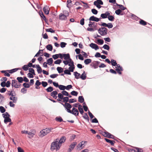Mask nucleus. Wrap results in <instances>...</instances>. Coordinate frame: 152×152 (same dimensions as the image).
Here are the masks:
<instances>
[{
  "instance_id": "49530a36",
  "label": "nucleus",
  "mask_w": 152,
  "mask_h": 152,
  "mask_svg": "<svg viewBox=\"0 0 152 152\" xmlns=\"http://www.w3.org/2000/svg\"><path fill=\"white\" fill-rule=\"evenodd\" d=\"M29 71L34 75H35L34 70L32 68H29L28 69Z\"/></svg>"
},
{
  "instance_id": "c85d7f7f",
  "label": "nucleus",
  "mask_w": 152,
  "mask_h": 152,
  "mask_svg": "<svg viewBox=\"0 0 152 152\" xmlns=\"http://www.w3.org/2000/svg\"><path fill=\"white\" fill-rule=\"evenodd\" d=\"M78 101L80 103H83L84 102V100L83 97L82 96H79L78 98Z\"/></svg>"
},
{
  "instance_id": "6ab92c4d",
  "label": "nucleus",
  "mask_w": 152,
  "mask_h": 152,
  "mask_svg": "<svg viewBox=\"0 0 152 152\" xmlns=\"http://www.w3.org/2000/svg\"><path fill=\"white\" fill-rule=\"evenodd\" d=\"M36 68L37 69V72L38 74L41 73L42 72V69L39 64L36 65Z\"/></svg>"
},
{
  "instance_id": "338daca9",
  "label": "nucleus",
  "mask_w": 152,
  "mask_h": 152,
  "mask_svg": "<svg viewBox=\"0 0 152 152\" xmlns=\"http://www.w3.org/2000/svg\"><path fill=\"white\" fill-rule=\"evenodd\" d=\"M22 69L24 71H26L28 70V66L27 65H24L22 67Z\"/></svg>"
},
{
  "instance_id": "774afa93",
  "label": "nucleus",
  "mask_w": 152,
  "mask_h": 152,
  "mask_svg": "<svg viewBox=\"0 0 152 152\" xmlns=\"http://www.w3.org/2000/svg\"><path fill=\"white\" fill-rule=\"evenodd\" d=\"M58 75L57 74H53L50 75V77L53 78L56 77Z\"/></svg>"
},
{
  "instance_id": "f03ea898",
  "label": "nucleus",
  "mask_w": 152,
  "mask_h": 152,
  "mask_svg": "<svg viewBox=\"0 0 152 152\" xmlns=\"http://www.w3.org/2000/svg\"><path fill=\"white\" fill-rule=\"evenodd\" d=\"M52 129H53L52 128H46L45 129L42 130L40 132L39 136L41 137H42L45 136L47 134L49 133Z\"/></svg>"
},
{
  "instance_id": "f257e3e1",
  "label": "nucleus",
  "mask_w": 152,
  "mask_h": 152,
  "mask_svg": "<svg viewBox=\"0 0 152 152\" xmlns=\"http://www.w3.org/2000/svg\"><path fill=\"white\" fill-rule=\"evenodd\" d=\"M58 140H56L54 142L52 143L51 147V150L53 151L54 150H57L59 149L61 145L58 143Z\"/></svg>"
},
{
  "instance_id": "5701e85b",
  "label": "nucleus",
  "mask_w": 152,
  "mask_h": 152,
  "mask_svg": "<svg viewBox=\"0 0 152 152\" xmlns=\"http://www.w3.org/2000/svg\"><path fill=\"white\" fill-rule=\"evenodd\" d=\"M46 48L48 50L51 51L53 49V46L51 44H49L46 46Z\"/></svg>"
},
{
  "instance_id": "e433bc0d",
  "label": "nucleus",
  "mask_w": 152,
  "mask_h": 152,
  "mask_svg": "<svg viewBox=\"0 0 152 152\" xmlns=\"http://www.w3.org/2000/svg\"><path fill=\"white\" fill-rule=\"evenodd\" d=\"M96 2V4L100 5H103V3L101 0H96V1H94V2Z\"/></svg>"
},
{
  "instance_id": "7c9ffc66",
  "label": "nucleus",
  "mask_w": 152,
  "mask_h": 152,
  "mask_svg": "<svg viewBox=\"0 0 152 152\" xmlns=\"http://www.w3.org/2000/svg\"><path fill=\"white\" fill-rule=\"evenodd\" d=\"M8 92L9 93L8 94L9 96H16V94L15 92L13 93L12 91H9Z\"/></svg>"
},
{
  "instance_id": "aec40b11",
  "label": "nucleus",
  "mask_w": 152,
  "mask_h": 152,
  "mask_svg": "<svg viewBox=\"0 0 152 152\" xmlns=\"http://www.w3.org/2000/svg\"><path fill=\"white\" fill-rule=\"evenodd\" d=\"M78 109L79 112L81 114H83L84 113L82 106L81 104H79L78 105Z\"/></svg>"
},
{
  "instance_id": "13d9d810",
  "label": "nucleus",
  "mask_w": 152,
  "mask_h": 152,
  "mask_svg": "<svg viewBox=\"0 0 152 152\" xmlns=\"http://www.w3.org/2000/svg\"><path fill=\"white\" fill-rule=\"evenodd\" d=\"M63 101L64 102H69V97H65L63 98Z\"/></svg>"
},
{
  "instance_id": "a878e982",
  "label": "nucleus",
  "mask_w": 152,
  "mask_h": 152,
  "mask_svg": "<svg viewBox=\"0 0 152 152\" xmlns=\"http://www.w3.org/2000/svg\"><path fill=\"white\" fill-rule=\"evenodd\" d=\"M77 144V143L76 142H73L69 146V148H70L73 150L74 148Z\"/></svg>"
},
{
  "instance_id": "a18cd8bd",
  "label": "nucleus",
  "mask_w": 152,
  "mask_h": 152,
  "mask_svg": "<svg viewBox=\"0 0 152 152\" xmlns=\"http://www.w3.org/2000/svg\"><path fill=\"white\" fill-rule=\"evenodd\" d=\"M70 72L71 71L69 70L66 69L64 71V74L71 75V73Z\"/></svg>"
},
{
  "instance_id": "f8f14e48",
  "label": "nucleus",
  "mask_w": 152,
  "mask_h": 152,
  "mask_svg": "<svg viewBox=\"0 0 152 152\" xmlns=\"http://www.w3.org/2000/svg\"><path fill=\"white\" fill-rule=\"evenodd\" d=\"M90 46L92 48L96 50L99 49V46L96 44L92 43L90 44Z\"/></svg>"
},
{
  "instance_id": "4c0bfd02",
  "label": "nucleus",
  "mask_w": 152,
  "mask_h": 152,
  "mask_svg": "<svg viewBox=\"0 0 152 152\" xmlns=\"http://www.w3.org/2000/svg\"><path fill=\"white\" fill-rule=\"evenodd\" d=\"M107 18L109 20L111 21H113L115 19L114 17L112 15L109 16H108Z\"/></svg>"
},
{
  "instance_id": "4be33fe9",
  "label": "nucleus",
  "mask_w": 152,
  "mask_h": 152,
  "mask_svg": "<svg viewBox=\"0 0 152 152\" xmlns=\"http://www.w3.org/2000/svg\"><path fill=\"white\" fill-rule=\"evenodd\" d=\"M63 56L64 59L65 60H67L70 57V55L69 53H67L66 54H64Z\"/></svg>"
},
{
  "instance_id": "79ce46f5",
  "label": "nucleus",
  "mask_w": 152,
  "mask_h": 152,
  "mask_svg": "<svg viewBox=\"0 0 152 152\" xmlns=\"http://www.w3.org/2000/svg\"><path fill=\"white\" fill-rule=\"evenodd\" d=\"M53 89L52 87L50 86L46 89V90L48 92H51L53 90Z\"/></svg>"
},
{
  "instance_id": "473e14b6",
  "label": "nucleus",
  "mask_w": 152,
  "mask_h": 152,
  "mask_svg": "<svg viewBox=\"0 0 152 152\" xmlns=\"http://www.w3.org/2000/svg\"><path fill=\"white\" fill-rule=\"evenodd\" d=\"M47 63L49 65H51L52 64L53 61L52 58L48 59L47 61Z\"/></svg>"
},
{
  "instance_id": "680f3d73",
  "label": "nucleus",
  "mask_w": 152,
  "mask_h": 152,
  "mask_svg": "<svg viewBox=\"0 0 152 152\" xmlns=\"http://www.w3.org/2000/svg\"><path fill=\"white\" fill-rule=\"evenodd\" d=\"M101 17L102 18L104 19L107 18V17L105 13H102L101 15Z\"/></svg>"
},
{
  "instance_id": "603ef678",
  "label": "nucleus",
  "mask_w": 152,
  "mask_h": 152,
  "mask_svg": "<svg viewBox=\"0 0 152 152\" xmlns=\"http://www.w3.org/2000/svg\"><path fill=\"white\" fill-rule=\"evenodd\" d=\"M61 92L62 94L66 96H69L68 93L65 91L64 90L62 91Z\"/></svg>"
},
{
  "instance_id": "39448f33",
  "label": "nucleus",
  "mask_w": 152,
  "mask_h": 152,
  "mask_svg": "<svg viewBox=\"0 0 152 152\" xmlns=\"http://www.w3.org/2000/svg\"><path fill=\"white\" fill-rule=\"evenodd\" d=\"M103 135L105 137L110 138L114 139L115 136L107 131L103 133Z\"/></svg>"
},
{
  "instance_id": "7ed1b4c3",
  "label": "nucleus",
  "mask_w": 152,
  "mask_h": 152,
  "mask_svg": "<svg viewBox=\"0 0 152 152\" xmlns=\"http://www.w3.org/2000/svg\"><path fill=\"white\" fill-rule=\"evenodd\" d=\"M99 33L102 36L105 35L107 34V29L105 27H102L98 29Z\"/></svg>"
},
{
  "instance_id": "864d4df0",
  "label": "nucleus",
  "mask_w": 152,
  "mask_h": 152,
  "mask_svg": "<svg viewBox=\"0 0 152 152\" xmlns=\"http://www.w3.org/2000/svg\"><path fill=\"white\" fill-rule=\"evenodd\" d=\"M71 94L72 95L74 96H77L78 94L77 92L74 91H72Z\"/></svg>"
},
{
  "instance_id": "0eeeda50",
  "label": "nucleus",
  "mask_w": 152,
  "mask_h": 152,
  "mask_svg": "<svg viewBox=\"0 0 152 152\" xmlns=\"http://www.w3.org/2000/svg\"><path fill=\"white\" fill-rule=\"evenodd\" d=\"M66 15L63 14L61 13L59 15V18L61 20H66V17L69 15V13L67 11L66 12Z\"/></svg>"
},
{
  "instance_id": "f3484780",
  "label": "nucleus",
  "mask_w": 152,
  "mask_h": 152,
  "mask_svg": "<svg viewBox=\"0 0 152 152\" xmlns=\"http://www.w3.org/2000/svg\"><path fill=\"white\" fill-rule=\"evenodd\" d=\"M132 152H142V150L140 148H136L134 149L131 150Z\"/></svg>"
},
{
  "instance_id": "4d7b16f0",
  "label": "nucleus",
  "mask_w": 152,
  "mask_h": 152,
  "mask_svg": "<svg viewBox=\"0 0 152 152\" xmlns=\"http://www.w3.org/2000/svg\"><path fill=\"white\" fill-rule=\"evenodd\" d=\"M19 82L22 83L23 81V78L21 77H18L17 78Z\"/></svg>"
},
{
  "instance_id": "e2e57ef3",
  "label": "nucleus",
  "mask_w": 152,
  "mask_h": 152,
  "mask_svg": "<svg viewBox=\"0 0 152 152\" xmlns=\"http://www.w3.org/2000/svg\"><path fill=\"white\" fill-rule=\"evenodd\" d=\"M61 62V60L60 59H57L54 62L56 64H60Z\"/></svg>"
},
{
  "instance_id": "c9c22d12",
  "label": "nucleus",
  "mask_w": 152,
  "mask_h": 152,
  "mask_svg": "<svg viewBox=\"0 0 152 152\" xmlns=\"http://www.w3.org/2000/svg\"><path fill=\"white\" fill-rule=\"evenodd\" d=\"M122 12V11L120 9H118L117 10H116L115 11V13L117 15H122L123 14H121V12Z\"/></svg>"
},
{
  "instance_id": "3c124183",
  "label": "nucleus",
  "mask_w": 152,
  "mask_h": 152,
  "mask_svg": "<svg viewBox=\"0 0 152 152\" xmlns=\"http://www.w3.org/2000/svg\"><path fill=\"white\" fill-rule=\"evenodd\" d=\"M18 69V68H15L12 69L10 70H7L9 72V73H12L16 71Z\"/></svg>"
},
{
  "instance_id": "c03bdc74",
  "label": "nucleus",
  "mask_w": 152,
  "mask_h": 152,
  "mask_svg": "<svg viewBox=\"0 0 152 152\" xmlns=\"http://www.w3.org/2000/svg\"><path fill=\"white\" fill-rule=\"evenodd\" d=\"M0 111L1 113H3L6 111V110L5 108L3 106H0Z\"/></svg>"
},
{
  "instance_id": "2f4dec72",
  "label": "nucleus",
  "mask_w": 152,
  "mask_h": 152,
  "mask_svg": "<svg viewBox=\"0 0 152 152\" xmlns=\"http://www.w3.org/2000/svg\"><path fill=\"white\" fill-rule=\"evenodd\" d=\"M2 115L4 118H7L10 117V115L7 112H6L4 113Z\"/></svg>"
},
{
  "instance_id": "b1692460",
  "label": "nucleus",
  "mask_w": 152,
  "mask_h": 152,
  "mask_svg": "<svg viewBox=\"0 0 152 152\" xmlns=\"http://www.w3.org/2000/svg\"><path fill=\"white\" fill-rule=\"evenodd\" d=\"M104 140L107 142L110 143L112 145H114V143L113 142H115V141H112L107 138H104Z\"/></svg>"
},
{
  "instance_id": "2eb2a0df",
  "label": "nucleus",
  "mask_w": 152,
  "mask_h": 152,
  "mask_svg": "<svg viewBox=\"0 0 152 152\" xmlns=\"http://www.w3.org/2000/svg\"><path fill=\"white\" fill-rule=\"evenodd\" d=\"M86 142H87L86 141H82L80 143L77 145V147L78 148H81V149L83 148V146Z\"/></svg>"
},
{
  "instance_id": "8fccbe9b",
  "label": "nucleus",
  "mask_w": 152,
  "mask_h": 152,
  "mask_svg": "<svg viewBox=\"0 0 152 152\" xmlns=\"http://www.w3.org/2000/svg\"><path fill=\"white\" fill-rule=\"evenodd\" d=\"M102 48H103L104 49L107 50H109L110 49V47L109 46L106 44L104 45Z\"/></svg>"
},
{
  "instance_id": "bb28decb",
  "label": "nucleus",
  "mask_w": 152,
  "mask_h": 152,
  "mask_svg": "<svg viewBox=\"0 0 152 152\" xmlns=\"http://www.w3.org/2000/svg\"><path fill=\"white\" fill-rule=\"evenodd\" d=\"M115 70L120 75H121V72L123 70V69L122 67H121V68H117L115 69Z\"/></svg>"
},
{
  "instance_id": "20e7f679",
  "label": "nucleus",
  "mask_w": 152,
  "mask_h": 152,
  "mask_svg": "<svg viewBox=\"0 0 152 152\" xmlns=\"http://www.w3.org/2000/svg\"><path fill=\"white\" fill-rule=\"evenodd\" d=\"M67 112L76 116L78 115L79 114L78 110L74 107L72 108V110H68Z\"/></svg>"
},
{
  "instance_id": "4468645a",
  "label": "nucleus",
  "mask_w": 152,
  "mask_h": 152,
  "mask_svg": "<svg viewBox=\"0 0 152 152\" xmlns=\"http://www.w3.org/2000/svg\"><path fill=\"white\" fill-rule=\"evenodd\" d=\"M10 99L12 100L14 103H16L17 102L18 98L15 96H10Z\"/></svg>"
},
{
  "instance_id": "6e6d98bb",
  "label": "nucleus",
  "mask_w": 152,
  "mask_h": 152,
  "mask_svg": "<svg viewBox=\"0 0 152 152\" xmlns=\"http://www.w3.org/2000/svg\"><path fill=\"white\" fill-rule=\"evenodd\" d=\"M66 44H67L66 43L62 42H61L60 43V46L61 48H63L66 46Z\"/></svg>"
},
{
  "instance_id": "412c9836",
  "label": "nucleus",
  "mask_w": 152,
  "mask_h": 152,
  "mask_svg": "<svg viewBox=\"0 0 152 152\" xmlns=\"http://www.w3.org/2000/svg\"><path fill=\"white\" fill-rule=\"evenodd\" d=\"M74 75L75 76V78L76 79H78L80 78V74L78 73L77 72H74Z\"/></svg>"
},
{
  "instance_id": "393cba45",
  "label": "nucleus",
  "mask_w": 152,
  "mask_h": 152,
  "mask_svg": "<svg viewBox=\"0 0 152 152\" xmlns=\"http://www.w3.org/2000/svg\"><path fill=\"white\" fill-rule=\"evenodd\" d=\"M91 60L90 59L88 58L84 60V63L86 65H88L91 63Z\"/></svg>"
},
{
  "instance_id": "9d476101",
  "label": "nucleus",
  "mask_w": 152,
  "mask_h": 152,
  "mask_svg": "<svg viewBox=\"0 0 152 152\" xmlns=\"http://www.w3.org/2000/svg\"><path fill=\"white\" fill-rule=\"evenodd\" d=\"M56 140H58V142L60 144V145H61L62 143H64L65 142L66 138L65 136H63L61 137L60 140L58 139H57Z\"/></svg>"
},
{
  "instance_id": "c756f323",
  "label": "nucleus",
  "mask_w": 152,
  "mask_h": 152,
  "mask_svg": "<svg viewBox=\"0 0 152 152\" xmlns=\"http://www.w3.org/2000/svg\"><path fill=\"white\" fill-rule=\"evenodd\" d=\"M36 133L35 131H33V132H28V134L29 135V138H31L32 137L34 136V135Z\"/></svg>"
},
{
  "instance_id": "ea45409f",
  "label": "nucleus",
  "mask_w": 152,
  "mask_h": 152,
  "mask_svg": "<svg viewBox=\"0 0 152 152\" xmlns=\"http://www.w3.org/2000/svg\"><path fill=\"white\" fill-rule=\"evenodd\" d=\"M111 63L112 65L113 66H116V65H117V63L116 62V61L113 59H112L111 60Z\"/></svg>"
},
{
  "instance_id": "6e6552de",
  "label": "nucleus",
  "mask_w": 152,
  "mask_h": 152,
  "mask_svg": "<svg viewBox=\"0 0 152 152\" xmlns=\"http://www.w3.org/2000/svg\"><path fill=\"white\" fill-rule=\"evenodd\" d=\"M60 103L66 109L67 112L68 110H70V109L72 107L71 105L69 103L66 102L64 104L61 102H60Z\"/></svg>"
},
{
  "instance_id": "72a5a7b5",
  "label": "nucleus",
  "mask_w": 152,
  "mask_h": 152,
  "mask_svg": "<svg viewBox=\"0 0 152 152\" xmlns=\"http://www.w3.org/2000/svg\"><path fill=\"white\" fill-rule=\"evenodd\" d=\"M10 117H8L7 118H4V123L5 124H7V122H10L11 121V119L10 118Z\"/></svg>"
},
{
  "instance_id": "a19ab883",
  "label": "nucleus",
  "mask_w": 152,
  "mask_h": 152,
  "mask_svg": "<svg viewBox=\"0 0 152 152\" xmlns=\"http://www.w3.org/2000/svg\"><path fill=\"white\" fill-rule=\"evenodd\" d=\"M97 41L98 42V44L100 45L103 44L104 42L103 40L101 39H98Z\"/></svg>"
},
{
  "instance_id": "09e8293b",
  "label": "nucleus",
  "mask_w": 152,
  "mask_h": 152,
  "mask_svg": "<svg viewBox=\"0 0 152 152\" xmlns=\"http://www.w3.org/2000/svg\"><path fill=\"white\" fill-rule=\"evenodd\" d=\"M140 24L144 26L146 24L147 22L142 20H141L140 21Z\"/></svg>"
},
{
  "instance_id": "cd10ccee",
  "label": "nucleus",
  "mask_w": 152,
  "mask_h": 152,
  "mask_svg": "<svg viewBox=\"0 0 152 152\" xmlns=\"http://www.w3.org/2000/svg\"><path fill=\"white\" fill-rule=\"evenodd\" d=\"M83 117L84 119L87 120L88 122H89V118L86 113H85Z\"/></svg>"
},
{
  "instance_id": "58836bf2",
  "label": "nucleus",
  "mask_w": 152,
  "mask_h": 152,
  "mask_svg": "<svg viewBox=\"0 0 152 152\" xmlns=\"http://www.w3.org/2000/svg\"><path fill=\"white\" fill-rule=\"evenodd\" d=\"M58 88L60 90L64 91L65 89L66 86L62 85H59Z\"/></svg>"
},
{
  "instance_id": "69168bd1",
  "label": "nucleus",
  "mask_w": 152,
  "mask_h": 152,
  "mask_svg": "<svg viewBox=\"0 0 152 152\" xmlns=\"http://www.w3.org/2000/svg\"><path fill=\"white\" fill-rule=\"evenodd\" d=\"M23 85L25 88H29L30 86V85L29 84L26 83H23Z\"/></svg>"
},
{
  "instance_id": "de8ad7c7",
  "label": "nucleus",
  "mask_w": 152,
  "mask_h": 152,
  "mask_svg": "<svg viewBox=\"0 0 152 152\" xmlns=\"http://www.w3.org/2000/svg\"><path fill=\"white\" fill-rule=\"evenodd\" d=\"M56 120L59 122H61L63 121V119L61 117H57L55 118Z\"/></svg>"
},
{
  "instance_id": "bf43d9fd",
  "label": "nucleus",
  "mask_w": 152,
  "mask_h": 152,
  "mask_svg": "<svg viewBox=\"0 0 152 152\" xmlns=\"http://www.w3.org/2000/svg\"><path fill=\"white\" fill-rule=\"evenodd\" d=\"M46 31L47 32H50L52 33H53L55 32V31L53 30L51 28L47 29L46 30Z\"/></svg>"
},
{
  "instance_id": "1a4fd4ad",
  "label": "nucleus",
  "mask_w": 152,
  "mask_h": 152,
  "mask_svg": "<svg viewBox=\"0 0 152 152\" xmlns=\"http://www.w3.org/2000/svg\"><path fill=\"white\" fill-rule=\"evenodd\" d=\"M101 19V18H99L96 17L94 16H93L89 18V20H90V21H94L96 22H97L99 21Z\"/></svg>"
},
{
  "instance_id": "a211bd4d",
  "label": "nucleus",
  "mask_w": 152,
  "mask_h": 152,
  "mask_svg": "<svg viewBox=\"0 0 152 152\" xmlns=\"http://www.w3.org/2000/svg\"><path fill=\"white\" fill-rule=\"evenodd\" d=\"M80 78L83 80H85L86 78V75L85 71H84L80 76Z\"/></svg>"
},
{
  "instance_id": "f704fd0d",
  "label": "nucleus",
  "mask_w": 152,
  "mask_h": 152,
  "mask_svg": "<svg viewBox=\"0 0 152 152\" xmlns=\"http://www.w3.org/2000/svg\"><path fill=\"white\" fill-rule=\"evenodd\" d=\"M57 70L59 73L62 72L63 71V69L60 67H58L57 68Z\"/></svg>"
},
{
  "instance_id": "0e129e2a",
  "label": "nucleus",
  "mask_w": 152,
  "mask_h": 152,
  "mask_svg": "<svg viewBox=\"0 0 152 152\" xmlns=\"http://www.w3.org/2000/svg\"><path fill=\"white\" fill-rule=\"evenodd\" d=\"M41 84L42 86L44 87H46L48 84L47 82L44 81H42L41 83Z\"/></svg>"
},
{
  "instance_id": "9b49d317",
  "label": "nucleus",
  "mask_w": 152,
  "mask_h": 152,
  "mask_svg": "<svg viewBox=\"0 0 152 152\" xmlns=\"http://www.w3.org/2000/svg\"><path fill=\"white\" fill-rule=\"evenodd\" d=\"M43 10L45 13L46 15H48L49 13V8L47 6H45L43 8Z\"/></svg>"
},
{
  "instance_id": "423d86ee",
  "label": "nucleus",
  "mask_w": 152,
  "mask_h": 152,
  "mask_svg": "<svg viewBox=\"0 0 152 152\" xmlns=\"http://www.w3.org/2000/svg\"><path fill=\"white\" fill-rule=\"evenodd\" d=\"M20 85L21 84L18 83L16 80H12V87L18 88L20 87Z\"/></svg>"
},
{
  "instance_id": "dca6fc26",
  "label": "nucleus",
  "mask_w": 152,
  "mask_h": 152,
  "mask_svg": "<svg viewBox=\"0 0 152 152\" xmlns=\"http://www.w3.org/2000/svg\"><path fill=\"white\" fill-rule=\"evenodd\" d=\"M58 94V93L56 91H53L51 93V96L55 98V99H56L57 98V96L56 95Z\"/></svg>"
},
{
  "instance_id": "052dcab7",
  "label": "nucleus",
  "mask_w": 152,
  "mask_h": 152,
  "mask_svg": "<svg viewBox=\"0 0 152 152\" xmlns=\"http://www.w3.org/2000/svg\"><path fill=\"white\" fill-rule=\"evenodd\" d=\"M63 95L62 93H59L58 94V97L59 98L62 99L64 98Z\"/></svg>"
},
{
  "instance_id": "37998d69",
  "label": "nucleus",
  "mask_w": 152,
  "mask_h": 152,
  "mask_svg": "<svg viewBox=\"0 0 152 152\" xmlns=\"http://www.w3.org/2000/svg\"><path fill=\"white\" fill-rule=\"evenodd\" d=\"M116 5L118 6L119 7V8L121 10H124L126 9V7H124L122 5L116 3Z\"/></svg>"
},
{
  "instance_id": "5fc2aeb1",
  "label": "nucleus",
  "mask_w": 152,
  "mask_h": 152,
  "mask_svg": "<svg viewBox=\"0 0 152 152\" xmlns=\"http://www.w3.org/2000/svg\"><path fill=\"white\" fill-rule=\"evenodd\" d=\"M92 12L94 14L96 15L98 13V11L95 9H93L91 10Z\"/></svg>"
},
{
  "instance_id": "ddd939ff",
  "label": "nucleus",
  "mask_w": 152,
  "mask_h": 152,
  "mask_svg": "<svg viewBox=\"0 0 152 152\" xmlns=\"http://www.w3.org/2000/svg\"><path fill=\"white\" fill-rule=\"evenodd\" d=\"M88 26L89 27H94L96 28L97 26V23L95 22H91L90 21L88 24Z\"/></svg>"
}]
</instances>
